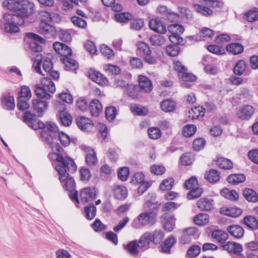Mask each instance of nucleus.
<instances>
[{
    "label": "nucleus",
    "mask_w": 258,
    "mask_h": 258,
    "mask_svg": "<svg viewBox=\"0 0 258 258\" xmlns=\"http://www.w3.org/2000/svg\"><path fill=\"white\" fill-rule=\"evenodd\" d=\"M23 121L29 127L34 130L42 129L41 131V138L42 141L45 144L51 146L50 147L54 153L48 154L49 159H53L52 164L59 175V179L61 182L62 186L64 187V157L61 154L63 148L58 143L54 146L53 144L54 140H59L61 145L64 146V141L62 137L64 136V132H59L58 127L56 124L51 121H47L45 123L40 120H38L36 115L30 111H25L23 115Z\"/></svg>",
    "instance_id": "f257e3e1"
},
{
    "label": "nucleus",
    "mask_w": 258,
    "mask_h": 258,
    "mask_svg": "<svg viewBox=\"0 0 258 258\" xmlns=\"http://www.w3.org/2000/svg\"><path fill=\"white\" fill-rule=\"evenodd\" d=\"M4 8L13 11V13H5L3 16L4 31L8 33L14 34L19 31L18 25L24 24L25 19L33 12L34 5L29 1L22 4L4 1L2 3Z\"/></svg>",
    "instance_id": "f03ea898"
},
{
    "label": "nucleus",
    "mask_w": 258,
    "mask_h": 258,
    "mask_svg": "<svg viewBox=\"0 0 258 258\" xmlns=\"http://www.w3.org/2000/svg\"><path fill=\"white\" fill-rule=\"evenodd\" d=\"M55 91L54 83L48 77L42 78L41 84L35 86V94L39 99H50L51 97L50 93H53Z\"/></svg>",
    "instance_id": "7ed1b4c3"
},
{
    "label": "nucleus",
    "mask_w": 258,
    "mask_h": 258,
    "mask_svg": "<svg viewBox=\"0 0 258 258\" xmlns=\"http://www.w3.org/2000/svg\"><path fill=\"white\" fill-rule=\"evenodd\" d=\"M156 217L157 213L153 210L144 212L139 215L137 220H134L132 226L139 229L141 226L153 225L155 222Z\"/></svg>",
    "instance_id": "20e7f679"
},
{
    "label": "nucleus",
    "mask_w": 258,
    "mask_h": 258,
    "mask_svg": "<svg viewBox=\"0 0 258 258\" xmlns=\"http://www.w3.org/2000/svg\"><path fill=\"white\" fill-rule=\"evenodd\" d=\"M174 69L178 72V77L179 79L184 82L181 85L183 87L189 88L190 85L188 82L195 81L197 77L192 74L187 73V69L179 61H175L173 63Z\"/></svg>",
    "instance_id": "39448f33"
},
{
    "label": "nucleus",
    "mask_w": 258,
    "mask_h": 258,
    "mask_svg": "<svg viewBox=\"0 0 258 258\" xmlns=\"http://www.w3.org/2000/svg\"><path fill=\"white\" fill-rule=\"evenodd\" d=\"M168 29L171 33L169 36V39L172 43L180 45L184 44L183 39L180 36L184 30L182 25L177 24H171L168 26Z\"/></svg>",
    "instance_id": "423d86ee"
},
{
    "label": "nucleus",
    "mask_w": 258,
    "mask_h": 258,
    "mask_svg": "<svg viewBox=\"0 0 258 258\" xmlns=\"http://www.w3.org/2000/svg\"><path fill=\"white\" fill-rule=\"evenodd\" d=\"M220 4L217 1L204 0L201 5H195L196 11L204 16H210L213 15V11L210 8L219 7Z\"/></svg>",
    "instance_id": "0eeeda50"
},
{
    "label": "nucleus",
    "mask_w": 258,
    "mask_h": 258,
    "mask_svg": "<svg viewBox=\"0 0 258 258\" xmlns=\"http://www.w3.org/2000/svg\"><path fill=\"white\" fill-rule=\"evenodd\" d=\"M73 174H66V190L68 191V196L73 202L79 204L77 191L76 190V183Z\"/></svg>",
    "instance_id": "6e6552de"
},
{
    "label": "nucleus",
    "mask_w": 258,
    "mask_h": 258,
    "mask_svg": "<svg viewBox=\"0 0 258 258\" xmlns=\"http://www.w3.org/2000/svg\"><path fill=\"white\" fill-rule=\"evenodd\" d=\"M39 33L46 36V37H52L56 33L55 27L45 21H41L37 28Z\"/></svg>",
    "instance_id": "1a4fd4ad"
},
{
    "label": "nucleus",
    "mask_w": 258,
    "mask_h": 258,
    "mask_svg": "<svg viewBox=\"0 0 258 258\" xmlns=\"http://www.w3.org/2000/svg\"><path fill=\"white\" fill-rule=\"evenodd\" d=\"M72 50L70 47L66 45V71H76L79 68L78 62L71 58Z\"/></svg>",
    "instance_id": "9d476101"
},
{
    "label": "nucleus",
    "mask_w": 258,
    "mask_h": 258,
    "mask_svg": "<svg viewBox=\"0 0 258 258\" xmlns=\"http://www.w3.org/2000/svg\"><path fill=\"white\" fill-rule=\"evenodd\" d=\"M41 99L39 98L34 99L32 102L33 109L37 113L38 117H42L48 107V102Z\"/></svg>",
    "instance_id": "9b49d317"
},
{
    "label": "nucleus",
    "mask_w": 258,
    "mask_h": 258,
    "mask_svg": "<svg viewBox=\"0 0 258 258\" xmlns=\"http://www.w3.org/2000/svg\"><path fill=\"white\" fill-rule=\"evenodd\" d=\"M96 191L94 188L90 187L83 188L80 192V197L82 202L89 203L96 198Z\"/></svg>",
    "instance_id": "f8f14e48"
},
{
    "label": "nucleus",
    "mask_w": 258,
    "mask_h": 258,
    "mask_svg": "<svg viewBox=\"0 0 258 258\" xmlns=\"http://www.w3.org/2000/svg\"><path fill=\"white\" fill-rule=\"evenodd\" d=\"M83 150L86 153L85 161L87 164L90 166L96 165L98 161L94 149L89 147L85 146Z\"/></svg>",
    "instance_id": "ddd939ff"
},
{
    "label": "nucleus",
    "mask_w": 258,
    "mask_h": 258,
    "mask_svg": "<svg viewBox=\"0 0 258 258\" xmlns=\"http://www.w3.org/2000/svg\"><path fill=\"white\" fill-rule=\"evenodd\" d=\"M254 113V109L252 106L249 105H244L240 107L236 113L237 116L242 119H249Z\"/></svg>",
    "instance_id": "4468645a"
},
{
    "label": "nucleus",
    "mask_w": 258,
    "mask_h": 258,
    "mask_svg": "<svg viewBox=\"0 0 258 258\" xmlns=\"http://www.w3.org/2000/svg\"><path fill=\"white\" fill-rule=\"evenodd\" d=\"M77 124L79 128L84 132L90 131L94 126L91 120L84 116H81L77 118Z\"/></svg>",
    "instance_id": "2eb2a0df"
},
{
    "label": "nucleus",
    "mask_w": 258,
    "mask_h": 258,
    "mask_svg": "<svg viewBox=\"0 0 258 258\" xmlns=\"http://www.w3.org/2000/svg\"><path fill=\"white\" fill-rule=\"evenodd\" d=\"M88 73L89 77L101 86L105 85L108 82L107 79L102 74L94 70H90Z\"/></svg>",
    "instance_id": "dca6fc26"
},
{
    "label": "nucleus",
    "mask_w": 258,
    "mask_h": 258,
    "mask_svg": "<svg viewBox=\"0 0 258 258\" xmlns=\"http://www.w3.org/2000/svg\"><path fill=\"white\" fill-rule=\"evenodd\" d=\"M196 232L197 229L195 227H188L185 229L183 231L182 235L180 238V242L183 244L190 243L194 237Z\"/></svg>",
    "instance_id": "f3484780"
},
{
    "label": "nucleus",
    "mask_w": 258,
    "mask_h": 258,
    "mask_svg": "<svg viewBox=\"0 0 258 258\" xmlns=\"http://www.w3.org/2000/svg\"><path fill=\"white\" fill-rule=\"evenodd\" d=\"M112 190L114 197L117 200H123L127 197V190L124 186L114 185Z\"/></svg>",
    "instance_id": "a211bd4d"
},
{
    "label": "nucleus",
    "mask_w": 258,
    "mask_h": 258,
    "mask_svg": "<svg viewBox=\"0 0 258 258\" xmlns=\"http://www.w3.org/2000/svg\"><path fill=\"white\" fill-rule=\"evenodd\" d=\"M139 88L145 92H150L153 89L152 82L147 77L139 76L138 77Z\"/></svg>",
    "instance_id": "6ab92c4d"
},
{
    "label": "nucleus",
    "mask_w": 258,
    "mask_h": 258,
    "mask_svg": "<svg viewBox=\"0 0 258 258\" xmlns=\"http://www.w3.org/2000/svg\"><path fill=\"white\" fill-rule=\"evenodd\" d=\"M149 26L151 29L158 33H164L166 31L165 26L157 19H151L149 22Z\"/></svg>",
    "instance_id": "aec40b11"
},
{
    "label": "nucleus",
    "mask_w": 258,
    "mask_h": 258,
    "mask_svg": "<svg viewBox=\"0 0 258 258\" xmlns=\"http://www.w3.org/2000/svg\"><path fill=\"white\" fill-rule=\"evenodd\" d=\"M223 247L229 252H233L238 255L242 250V246L241 244L233 242H227L223 245Z\"/></svg>",
    "instance_id": "412c9836"
},
{
    "label": "nucleus",
    "mask_w": 258,
    "mask_h": 258,
    "mask_svg": "<svg viewBox=\"0 0 258 258\" xmlns=\"http://www.w3.org/2000/svg\"><path fill=\"white\" fill-rule=\"evenodd\" d=\"M176 240L173 236L168 237L161 245V251L166 254L170 252L171 247L176 243Z\"/></svg>",
    "instance_id": "4be33fe9"
},
{
    "label": "nucleus",
    "mask_w": 258,
    "mask_h": 258,
    "mask_svg": "<svg viewBox=\"0 0 258 258\" xmlns=\"http://www.w3.org/2000/svg\"><path fill=\"white\" fill-rule=\"evenodd\" d=\"M125 250L132 256H137L139 254V244L137 240L130 242L127 245H123Z\"/></svg>",
    "instance_id": "5701e85b"
},
{
    "label": "nucleus",
    "mask_w": 258,
    "mask_h": 258,
    "mask_svg": "<svg viewBox=\"0 0 258 258\" xmlns=\"http://www.w3.org/2000/svg\"><path fill=\"white\" fill-rule=\"evenodd\" d=\"M221 214L232 217H237L241 215L242 211L240 208L236 207H223L220 209Z\"/></svg>",
    "instance_id": "b1692460"
},
{
    "label": "nucleus",
    "mask_w": 258,
    "mask_h": 258,
    "mask_svg": "<svg viewBox=\"0 0 258 258\" xmlns=\"http://www.w3.org/2000/svg\"><path fill=\"white\" fill-rule=\"evenodd\" d=\"M139 244V248L147 249L149 248L152 240L150 237V232L144 233L137 241Z\"/></svg>",
    "instance_id": "393cba45"
},
{
    "label": "nucleus",
    "mask_w": 258,
    "mask_h": 258,
    "mask_svg": "<svg viewBox=\"0 0 258 258\" xmlns=\"http://www.w3.org/2000/svg\"><path fill=\"white\" fill-rule=\"evenodd\" d=\"M197 204L198 208L202 211H209L213 208V201L206 198H201Z\"/></svg>",
    "instance_id": "a878e982"
},
{
    "label": "nucleus",
    "mask_w": 258,
    "mask_h": 258,
    "mask_svg": "<svg viewBox=\"0 0 258 258\" xmlns=\"http://www.w3.org/2000/svg\"><path fill=\"white\" fill-rule=\"evenodd\" d=\"M164 232L160 229H156L154 231L150 232V237L152 243L155 245L159 244L164 238Z\"/></svg>",
    "instance_id": "bb28decb"
},
{
    "label": "nucleus",
    "mask_w": 258,
    "mask_h": 258,
    "mask_svg": "<svg viewBox=\"0 0 258 258\" xmlns=\"http://www.w3.org/2000/svg\"><path fill=\"white\" fill-rule=\"evenodd\" d=\"M77 166L74 160L66 155V174H73L76 173Z\"/></svg>",
    "instance_id": "cd10ccee"
},
{
    "label": "nucleus",
    "mask_w": 258,
    "mask_h": 258,
    "mask_svg": "<svg viewBox=\"0 0 258 258\" xmlns=\"http://www.w3.org/2000/svg\"><path fill=\"white\" fill-rule=\"evenodd\" d=\"M1 103L3 108L8 110H12L15 108L14 98L12 96H5L2 99Z\"/></svg>",
    "instance_id": "c85d7f7f"
},
{
    "label": "nucleus",
    "mask_w": 258,
    "mask_h": 258,
    "mask_svg": "<svg viewBox=\"0 0 258 258\" xmlns=\"http://www.w3.org/2000/svg\"><path fill=\"white\" fill-rule=\"evenodd\" d=\"M227 230L232 236L237 238L242 237L244 234L243 229L237 225L229 226L227 228Z\"/></svg>",
    "instance_id": "c756f323"
},
{
    "label": "nucleus",
    "mask_w": 258,
    "mask_h": 258,
    "mask_svg": "<svg viewBox=\"0 0 258 258\" xmlns=\"http://www.w3.org/2000/svg\"><path fill=\"white\" fill-rule=\"evenodd\" d=\"M53 48L55 52L61 56L60 60L61 63L64 64V43L56 41L53 44Z\"/></svg>",
    "instance_id": "7c9ffc66"
},
{
    "label": "nucleus",
    "mask_w": 258,
    "mask_h": 258,
    "mask_svg": "<svg viewBox=\"0 0 258 258\" xmlns=\"http://www.w3.org/2000/svg\"><path fill=\"white\" fill-rule=\"evenodd\" d=\"M89 108L93 116H97L102 110V107L98 100H93L90 103Z\"/></svg>",
    "instance_id": "2f4dec72"
},
{
    "label": "nucleus",
    "mask_w": 258,
    "mask_h": 258,
    "mask_svg": "<svg viewBox=\"0 0 258 258\" xmlns=\"http://www.w3.org/2000/svg\"><path fill=\"white\" fill-rule=\"evenodd\" d=\"M160 107L164 112H172L175 110L176 105L174 101L167 99L161 102Z\"/></svg>",
    "instance_id": "473e14b6"
},
{
    "label": "nucleus",
    "mask_w": 258,
    "mask_h": 258,
    "mask_svg": "<svg viewBox=\"0 0 258 258\" xmlns=\"http://www.w3.org/2000/svg\"><path fill=\"white\" fill-rule=\"evenodd\" d=\"M205 112V109L202 107H195L189 110V117H190L192 119H198L200 116L203 117Z\"/></svg>",
    "instance_id": "72a5a7b5"
},
{
    "label": "nucleus",
    "mask_w": 258,
    "mask_h": 258,
    "mask_svg": "<svg viewBox=\"0 0 258 258\" xmlns=\"http://www.w3.org/2000/svg\"><path fill=\"white\" fill-rule=\"evenodd\" d=\"M245 180V176L243 174H234L228 176L227 181L231 184L236 185L243 182Z\"/></svg>",
    "instance_id": "f704fd0d"
},
{
    "label": "nucleus",
    "mask_w": 258,
    "mask_h": 258,
    "mask_svg": "<svg viewBox=\"0 0 258 258\" xmlns=\"http://www.w3.org/2000/svg\"><path fill=\"white\" fill-rule=\"evenodd\" d=\"M137 53L142 57L148 54V53H152V51L148 44L142 41L137 43Z\"/></svg>",
    "instance_id": "c9c22d12"
},
{
    "label": "nucleus",
    "mask_w": 258,
    "mask_h": 258,
    "mask_svg": "<svg viewBox=\"0 0 258 258\" xmlns=\"http://www.w3.org/2000/svg\"><path fill=\"white\" fill-rule=\"evenodd\" d=\"M243 223L249 228L253 230L258 229V220L253 216H246L243 219Z\"/></svg>",
    "instance_id": "e433bc0d"
},
{
    "label": "nucleus",
    "mask_w": 258,
    "mask_h": 258,
    "mask_svg": "<svg viewBox=\"0 0 258 258\" xmlns=\"http://www.w3.org/2000/svg\"><path fill=\"white\" fill-rule=\"evenodd\" d=\"M194 221L197 225H205L209 222V217L207 214L200 213L195 217Z\"/></svg>",
    "instance_id": "4c0bfd02"
},
{
    "label": "nucleus",
    "mask_w": 258,
    "mask_h": 258,
    "mask_svg": "<svg viewBox=\"0 0 258 258\" xmlns=\"http://www.w3.org/2000/svg\"><path fill=\"white\" fill-rule=\"evenodd\" d=\"M175 219L171 215L165 216L164 221V229L168 232L171 231L174 227Z\"/></svg>",
    "instance_id": "58836bf2"
},
{
    "label": "nucleus",
    "mask_w": 258,
    "mask_h": 258,
    "mask_svg": "<svg viewBox=\"0 0 258 258\" xmlns=\"http://www.w3.org/2000/svg\"><path fill=\"white\" fill-rule=\"evenodd\" d=\"M55 107L58 109L59 112L58 118L63 125H64V104L58 100H56L54 102Z\"/></svg>",
    "instance_id": "ea45409f"
},
{
    "label": "nucleus",
    "mask_w": 258,
    "mask_h": 258,
    "mask_svg": "<svg viewBox=\"0 0 258 258\" xmlns=\"http://www.w3.org/2000/svg\"><path fill=\"white\" fill-rule=\"evenodd\" d=\"M226 50L233 54H237L243 51V46L238 43H233L226 46Z\"/></svg>",
    "instance_id": "a19ab883"
},
{
    "label": "nucleus",
    "mask_w": 258,
    "mask_h": 258,
    "mask_svg": "<svg viewBox=\"0 0 258 258\" xmlns=\"http://www.w3.org/2000/svg\"><path fill=\"white\" fill-rule=\"evenodd\" d=\"M243 196L249 202H256L258 201V196L256 192L252 189H245L243 191Z\"/></svg>",
    "instance_id": "79ce46f5"
},
{
    "label": "nucleus",
    "mask_w": 258,
    "mask_h": 258,
    "mask_svg": "<svg viewBox=\"0 0 258 258\" xmlns=\"http://www.w3.org/2000/svg\"><path fill=\"white\" fill-rule=\"evenodd\" d=\"M126 92L128 95L133 99H137L140 96V91L138 86L130 85L127 86Z\"/></svg>",
    "instance_id": "37998d69"
},
{
    "label": "nucleus",
    "mask_w": 258,
    "mask_h": 258,
    "mask_svg": "<svg viewBox=\"0 0 258 258\" xmlns=\"http://www.w3.org/2000/svg\"><path fill=\"white\" fill-rule=\"evenodd\" d=\"M212 238L217 240L220 243L224 242L228 237V234L222 230H215L212 233Z\"/></svg>",
    "instance_id": "c03bdc74"
},
{
    "label": "nucleus",
    "mask_w": 258,
    "mask_h": 258,
    "mask_svg": "<svg viewBox=\"0 0 258 258\" xmlns=\"http://www.w3.org/2000/svg\"><path fill=\"white\" fill-rule=\"evenodd\" d=\"M219 172L214 169H211L205 174V178L210 182H216L220 179Z\"/></svg>",
    "instance_id": "a18cd8bd"
},
{
    "label": "nucleus",
    "mask_w": 258,
    "mask_h": 258,
    "mask_svg": "<svg viewBox=\"0 0 258 258\" xmlns=\"http://www.w3.org/2000/svg\"><path fill=\"white\" fill-rule=\"evenodd\" d=\"M217 163L221 168L224 169H230L233 167V163L230 160L223 157L218 158Z\"/></svg>",
    "instance_id": "49530a36"
},
{
    "label": "nucleus",
    "mask_w": 258,
    "mask_h": 258,
    "mask_svg": "<svg viewBox=\"0 0 258 258\" xmlns=\"http://www.w3.org/2000/svg\"><path fill=\"white\" fill-rule=\"evenodd\" d=\"M150 42L151 45L154 46H161L165 44L166 39L161 35H152L150 37Z\"/></svg>",
    "instance_id": "de8ad7c7"
},
{
    "label": "nucleus",
    "mask_w": 258,
    "mask_h": 258,
    "mask_svg": "<svg viewBox=\"0 0 258 258\" xmlns=\"http://www.w3.org/2000/svg\"><path fill=\"white\" fill-rule=\"evenodd\" d=\"M131 109L134 114L138 115H145L148 112L146 107L139 106L137 104L132 105L131 106Z\"/></svg>",
    "instance_id": "09e8293b"
},
{
    "label": "nucleus",
    "mask_w": 258,
    "mask_h": 258,
    "mask_svg": "<svg viewBox=\"0 0 258 258\" xmlns=\"http://www.w3.org/2000/svg\"><path fill=\"white\" fill-rule=\"evenodd\" d=\"M203 189L197 186L192 189H191L190 191L187 194V198L188 200H192L200 197L203 193Z\"/></svg>",
    "instance_id": "8fccbe9b"
},
{
    "label": "nucleus",
    "mask_w": 258,
    "mask_h": 258,
    "mask_svg": "<svg viewBox=\"0 0 258 258\" xmlns=\"http://www.w3.org/2000/svg\"><path fill=\"white\" fill-rule=\"evenodd\" d=\"M26 36L31 39L30 41H34L36 43L41 44H45L46 42V40L43 38L33 32H28L26 33Z\"/></svg>",
    "instance_id": "3c124183"
},
{
    "label": "nucleus",
    "mask_w": 258,
    "mask_h": 258,
    "mask_svg": "<svg viewBox=\"0 0 258 258\" xmlns=\"http://www.w3.org/2000/svg\"><path fill=\"white\" fill-rule=\"evenodd\" d=\"M158 11L162 14H164L167 16V18L170 20L172 21L174 18H176L177 16L175 13L169 12L166 6H160L158 7Z\"/></svg>",
    "instance_id": "603ef678"
},
{
    "label": "nucleus",
    "mask_w": 258,
    "mask_h": 258,
    "mask_svg": "<svg viewBox=\"0 0 258 258\" xmlns=\"http://www.w3.org/2000/svg\"><path fill=\"white\" fill-rule=\"evenodd\" d=\"M201 247L198 245H192L186 252V255L189 258H194L197 256L200 253Z\"/></svg>",
    "instance_id": "864d4df0"
},
{
    "label": "nucleus",
    "mask_w": 258,
    "mask_h": 258,
    "mask_svg": "<svg viewBox=\"0 0 258 258\" xmlns=\"http://www.w3.org/2000/svg\"><path fill=\"white\" fill-rule=\"evenodd\" d=\"M246 68V64L244 60H239L233 69V72L235 75H241L244 72Z\"/></svg>",
    "instance_id": "5fc2aeb1"
},
{
    "label": "nucleus",
    "mask_w": 258,
    "mask_h": 258,
    "mask_svg": "<svg viewBox=\"0 0 258 258\" xmlns=\"http://www.w3.org/2000/svg\"><path fill=\"white\" fill-rule=\"evenodd\" d=\"M31 97V92L30 88L27 86H22L18 93V97L21 98H27L29 100Z\"/></svg>",
    "instance_id": "6e6d98bb"
},
{
    "label": "nucleus",
    "mask_w": 258,
    "mask_h": 258,
    "mask_svg": "<svg viewBox=\"0 0 258 258\" xmlns=\"http://www.w3.org/2000/svg\"><path fill=\"white\" fill-rule=\"evenodd\" d=\"M86 218L88 220L93 219L96 214V208L94 205H90L85 208Z\"/></svg>",
    "instance_id": "4d7b16f0"
},
{
    "label": "nucleus",
    "mask_w": 258,
    "mask_h": 258,
    "mask_svg": "<svg viewBox=\"0 0 258 258\" xmlns=\"http://www.w3.org/2000/svg\"><path fill=\"white\" fill-rule=\"evenodd\" d=\"M105 72L110 75H117L120 73V69L115 65L107 64L104 66Z\"/></svg>",
    "instance_id": "13d9d810"
},
{
    "label": "nucleus",
    "mask_w": 258,
    "mask_h": 258,
    "mask_svg": "<svg viewBox=\"0 0 258 258\" xmlns=\"http://www.w3.org/2000/svg\"><path fill=\"white\" fill-rule=\"evenodd\" d=\"M145 181V174L142 172H138L136 173L133 176L131 180V183L134 184H138Z\"/></svg>",
    "instance_id": "bf43d9fd"
},
{
    "label": "nucleus",
    "mask_w": 258,
    "mask_h": 258,
    "mask_svg": "<svg viewBox=\"0 0 258 258\" xmlns=\"http://www.w3.org/2000/svg\"><path fill=\"white\" fill-rule=\"evenodd\" d=\"M80 178L82 181L87 182L90 179L91 174L88 168L83 167L80 169Z\"/></svg>",
    "instance_id": "052dcab7"
},
{
    "label": "nucleus",
    "mask_w": 258,
    "mask_h": 258,
    "mask_svg": "<svg viewBox=\"0 0 258 258\" xmlns=\"http://www.w3.org/2000/svg\"><path fill=\"white\" fill-rule=\"evenodd\" d=\"M180 160L182 165H189L194 162V156L190 153L183 154L180 157Z\"/></svg>",
    "instance_id": "680f3d73"
},
{
    "label": "nucleus",
    "mask_w": 258,
    "mask_h": 258,
    "mask_svg": "<svg viewBox=\"0 0 258 258\" xmlns=\"http://www.w3.org/2000/svg\"><path fill=\"white\" fill-rule=\"evenodd\" d=\"M148 133L150 138L154 140L159 139L161 135L160 130L156 127L149 128L148 130Z\"/></svg>",
    "instance_id": "e2e57ef3"
},
{
    "label": "nucleus",
    "mask_w": 258,
    "mask_h": 258,
    "mask_svg": "<svg viewBox=\"0 0 258 258\" xmlns=\"http://www.w3.org/2000/svg\"><path fill=\"white\" fill-rule=\"evenodd\" d=\"M174 179L172 178H169L163 180L160 184V188L162 190L170 189L173 186Z\"/></svg>",
    "instance_id": "0e129e2a"
},
{
    "label": "nucleus",
    "mask_w": 258,
    "mask_h": 258,
    "mask_svg": "<svg viewBox=\"0 0 258 258\" xmlns=\"http://www.w3.org/2000/svg\"><path fill=\"white\" fill-rule=\"evenodd\" d=\"M115 18L118 22L126 23L132 18V15L128 13H121L115 14Z\"/></svg>",
    "instance_id": "69168bd1"
},
{
    "label": "nucleus",
    "mask_w": 258,
    "mask_h": 258,
    "mask_svg": "<svg viewBox=\"0 0 258 258\" xmlns=\"http://www.w3.org/2000/svg\"><path fill=\"white\" fill-rule=\"evenodd\" d=\"M196 131L197 127L195 125H187L183 127L182 133L185 137H190L195 134Z\"/></svg>",
    "instance_id": "338daca9"
},
{
    "label": "nucleus",
    "mask_w": 258,
    "mask_h": 258,
    "mask_svg": "<svg viewBox=\"0 0 258 258\" xmlns=\"http://www.w3.org/2000/svg\"><path fill=\"white\" fill-rule=\"evenodd\" d=\"M245 16L249 22H253L258 20V11L256 10H250L245 13Z\"/></svg>",
    "instance_id": "774afa93"
}]
</instances>
